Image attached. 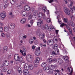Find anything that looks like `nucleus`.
Segmentation results:
<instances>
[{
  "mask_svg": "<svg viewBox=\"0 0 75 75\" xmlns=\"http://www.w3.org/2000/svg\"><path fill=\"white\" fill-rule=\"evenodd\" d=\"M9 65V62L8 61L5 60L4 62V66H8Z\"/></svg>",
  "mask_w": 75,
  "mask_h": 75,
  "instance_id": "f8f14e48",
  "label": "nucleus"
},
{
  "mask_svg": "<svg viewBox=\"0 0 75 75\" xmlns=\"http://www.w3.org/2000/svg\"><path fill=\"white\" fill-rule=\"evenodd\" d=\"M22 16L25 17V15H26V16H28V14L26 13L25 12H23L22 13Z\"/></svg>",
  "mask_w": 75,
  "mask_h": 75,
  "instance_id": "412c9836",
  "label": "nucleus"
},
{
  "mask_svg": "<svg viewBox=\"0 0 75 75\" xmlns=\"http://www.w3.org/2000/svg\"><path fill=\"white\" fill-rule=\"evenodd\" d=\"M20 6H21L20 5H19L17 6V7L18 8H19V9L20 8Z\"/></svg>",
  "mask_w": 75,
  "mask_h": 75,
  "instance_id": "0e129e2a",
  "label": "nucleus"
},
{
  "mask_svg": "<svg viewBox=\"0 0 75 75\" xmlns=\"http://www.w3.org/2000/svg\"><path fill=\"white\" fill-rule=\"evenodd\" d=\"M39 38H40V39H42L43 40H44V38H45V34L44 33H42L39 35Z\"/></svg>",
  "mask_w": 75,
  "mask_h": 75,
  "instance_id": "6e6552de",
  "label": "nucleus"
},
{
  "mask_svg": "<svg viewBox=\"0 0 75 75\" xmlns=\"http://www.w3.org/2000/svg\"><path fill=\"white\" fill-rule=\"evenodd\" d=\"M64 25L66 26L67 25L66 24L62 23L61 25H60V27H63Z\"/></svg>",
  "mask_w": 75,
  "mask_h": 75,
  "instance_id": "e433bc0d",
  "label": "nucleus"
},
{
  "mask_svg": "<svg viewBox=\"0 0 75 75\" xmlns=\"http://www.w3.org/2000/svg\"><path fill=\"white\" fill-rule=\"evenodd\" d=\"M54 43V40H48L47 42L48 45H52Z\"/></svg>",
  "mask_w": 75,
  "mask_h": 75,
  "instance_id": "423d86ee",
  "label": "nucleus"
},
{
  "mask_svg": "<svg viewBox=\"0 0 75 75\" xmlns=\"http://www.w3.org/2000/svg\"><path fill=\"white\" fill-rule=\"evenodd\" d=\"M18 71L20 74H21L22 73V71H21V69L20 68H18Z\"/></svg>",
  "mask_w": 75,
  "mask_h": 75,
  "instance_id": "c85d7f7f",
  "label": "nucleus"
},
{
  "mask_svg": "<svg viewBox=\"0 0 75 75\" xmlns=\"http://www.w3.org/2000/svg\"><path fill=\"white\" fill-rule=\"evenodd\" d=\"M64 11L66 14H68V15H70L71 13H70V11L68 8H67L66 7H65L64 8Z\"/></svg>",
  "mask_w": 75,
  "mask_h": 75,
  "instance_id": "f03ea898",
  "label": "nucleus"
},
{
  "mask_svg": "<svg viewBox=\"0 0 75 75\" xmlns=\"http://www.w3.org/2000/svg\"><path fill=\"white\" fill-rule=\"evenodd\" d=\"M47 23H50L51 22V19L48 18L47 19Z\"/></svg>",
  "mask_w": 75,
  "mask_h": 75,
  "instance_id": "c03bdc74",
  "label": "nucleus"
},
{
  "mask_svg": "<svg viewBox=\"0 0 75 75\" xmlns=\"http://www.w3.org/2000/svg\"><path fill=\"white\" fill-rule=\"evenodd\" d=\"M38 21L37 22V26L38 27H40L41 24H43V21L41 19L38 20Z\"/></svg>",
  "mask_w": 75,
  "mask_h": 75,
  "instance_id": "20e7f679",
  "label": "nucleus"
},
{
  "mask_svg": "<svg viewBox=\"0 0 75 75\" xmlns=\"http://www.w3.org/2000/svg\"><path fill=\"white\" fill-rule=\"evenodd\" d=\"M8 74H11V70H9L8 71Z\"/></svg>",
  "mask_w": 75,
  "mask_h": 75,
  "instance_id": "a18cd8bd",
  "label": "nucleus"
},
{
  "mask_svg": "<svg viewBox=\"0 0 75 75\" xmlns=\"http://www.w3.org/2000/svg\"><path fill=\"white\" fill-rule=\"evenodd\" d=\"M49 68L53 70L54 69V67L53 65H50Z\"/></svg>",
  "mask_w": 75,
  "mask_h": 75,
  "instance_id": "c756f323",
  "label": "nucleus"
},
{
  "mask_svg": "<svg viewBox=\"0 0 75 75\" xmlns=\"http://www.w3.org/2000/svg\"><path fill=\"white\" fill-rule=\"evenodd\" d=\"M35 46H32V48L33 50H34V49H35Z\"/></svg>",
  "mask_w": 75,
  "mask_h": 75,
  "instance_id": "338daca9",
  "label": "nucleus"
},
{
  "mask_svg": "<svg viewBox=\"0 0 75 75\" xmlns=\"http://www.w3.org/2000/svg\"><path fill=\"white\" fill-rule=\"evenodd\" d=\"M57 62V59H52V62Z\"/></svg>",
  "mask_w": 75,
  "mask_h": 75,
  "instance_id": "79ce46f5",
  "label": "nucleus"
},
{
  "mask_svg": "<svg viewBox=\"0 0 75 75\" xmlns=\"http://www.w3.org/2000/svg\"><path fill=\"white\" fill-rule=\"evenodd\" d=\"M47 61L48 62L51 63V62H52V58H49L47 59Z\"/></svg>",
  "mask_w": 75,
  "mask_h": 75,
  "instance_id": "aec40b11",
  "label": "nucleus"
},
{
  "mask_svg": "<svg viewBox=\"0 0 75 75\" xmlns=\"http://www.w3.org/2000/svg\"><path fill=\"white\" fill-rule=\"evenodd\" d=\"M40 60V58L39 57H38L36 58V60L34 61V63H37V64H38V63H39Z\"/></svg>",
  "mask_w": 75,
  "mask_h": 75,
  "instance_id": "4468645a",
  "label": "nucleus"
},
{
  "mask_svg": "<svg viewBox=\"0 0 75 75\" xmlns=\"http://www.w3.org/2000/svg\"><path fill=\"white\" fill-rule=\"evenodd\" d=\"M42 9L43 11H45L46 10H47V7H46L44 6L43 7Z\"/></svg>",
  "mask_w": 75,
  "mask_h": 75,
  "instance_id": "ea45409f",
  "label": "nucleus"
},
{
  "mask_svg": "<svg viewBox=\"0 0 75 75\" xmlns=\"http://www.w3.org/2000/svg\"><path fill=\"white\" fill-rule=\"evenodd\" d=\"M7 49H8V48L7 46H5L3 48V50L4 51H7Z\"/></svg>",
  "mask_w": 75,
  "mask_h": 75,
  "instance_id": "7c9ffc66",
  "label": "nucleus"
},
{
  "mask_svg": "<svg viewBox=\"0 0 75 75\" xmlns=\"http://www.w3.org/2000/svg\"><path fill=\"white\" fill-rule=\"evenodd\" d=\"M58 63L60 64H61L63 63V61L61 59H58L57 60Z\"/></svg>",
  "mask_w": 75,
  "mask_h": 75,
  "instance_id": "b1692460",
  "label": "nucleus"
},
{
  "mask_svg": "<svg viewBox=\"0 0 75 75\" xmlns=\"http://www.w3.org/2000/svg\"><path fill=\"white\" fill-rule=\"evenodd\" d=\"M67 23V24L68 25H69V26H70V25H71V24H72V21H69V22H68Z\"/></svg>",
  "mask_w": 75,
  "mask_h": 75,
  "instance_id": "c9c22d12",
  "label": "nucleus"
},
{
  "mask_svg": "<svg viewBox=\"0 0 75 75\" xmlns=\"http://www.w3.org/2000/svg\"><path fill=\"white\" fill-rule=\"evenodd\" d=\"M6 36L7 37H9L10 36V33H6Z\"/></svg>",
  "mask_w": 75,
  "mask_h": 75,
  "instance_id": "3c124183",
  "label": "nucleus"
},
{
  "mask_svg": "<svg viewBox=\"0 0 75 75\" xmlns=\"http://www.w3.org/2000/svg\"><path fill=\"white\" fill-rule=\"evenodd\" d=\"M41 66L42 67L44 68L47 66V63H43L42 64Z\"/></svg>",
  "mask_w": 75,
  "mask_h": 75,
  "instance_id": "bb28decb",
  "label": "nucleus"
},
{
  "mask_svg": "<svg viewBox=\"0 0 75 75\" xmlns=\"http://www.w3.org/2000/svg\"><path fill=\"white\" fill-rule=\"evenodd\" d=\"M8 4H6L4 6V8H7V7H8Z\"/></svg>",
  "mask_w": 75,
  "mask_h": 75,
  "instance_id": "58836bf2",
  "label": "nucleus"
},
{
  "mask_svg": "<svg viewBox=\"0 0 75 75\" xmlns=\"http://www.w3.org/2000/svg\"><path fill=\"white\" fill-rule=\"evenodd\" d=\"M8 0H3V2L4 3H6L7 2Z\"/></svg>",
  "mask_w": 75,
  "mask_h": 75,
  "instance_id": "13d9d810",
  "label": "nucleus"
},
{
  "mask_svg": "<svg viewBox=\"0 0 75 75\" xmlns=\"http://www.w3.org/2000/svg\"><path fill=\"white\" fill-rule=\"evenodd\" d=\"M71 26H72V27H74V26H75V23L72 22V23H71Z\"/></svg>",
  "mask_w": 75,
  "mask_h": 75,
  "instance_id": "052dcab7",
  "label": "nucleus"
},
{
  "mask_svg": "<svg viewBox=\"0 0 75 75\" xmlns=\"http://www.w3.org/2000/svg\"><path fill=\"white\" fill-rule=\"evenodd\" d=\"M1 16L2 18H1V20H4V18H5V17H6V14L2 13L1 14Z\"/></svg>",
  "mask_w": 75,
  "mask_h": 75,
  "instance_id": "9d476101",
  "label": "nucleus"
},
{
  "mask_svg": "<svg viewBox=\"0 0 75 75\" xmlns=\"http://www.w3.org/2000/svg\"><path fill=\"white\" fill-rule=\"evenodd\" d=\"M63 20L64 21V22H65V23H68V19L67 18H64Z\"/></svg>",
  "mask_w": 75,
  "mask_h": 75,
  "instance_id": "72a5a7b5",
  "label": "nucleus"
},
{
  "mask_svg": "<svg viewBox=\"0 0 75 75\" xmlns=\"http://www.w3.org/2000/svg\"><path fill=\"white\" fill-rule=\"evenodd\" d=\"M1 36L3 37H4L5 36V34H4V33H2L1 34Z\"/></svg>",
  "mask_w": 75,
  "mask_h": 75,
  "instance_id": "4d7b16f0",
  "label": "nucleus"
},
{
  "mask_svg": "<svg viewBox=\"0 0 75 75\" xmlns=\"http://www.w3.org/2000/svg\"><path fill=\"white\" fill-rule=\"evenodd\" d=\"M69 30L71 35H73V34H72V30H71V28H69Z\"/></svg>",
  "mask_w": 75,
  "mask_h": 75,
  "instance_id": "473e14b6",
  "label": "nucleus"
},
{
  "mask_svg": "<svg viewBox=\"0 0 75 75\" xmlns=\"http://www.w3.org/2000/svg\"><path fill=\"white\" fill-rule=\"evenodd\" d=\"M67 70L68 71H69V72H70V71H71V72L69 74V75H72L73 69H72V68H71V67H68L67 68Z\"/></svg>",
  "mask_w": 75,
  "mask_h": 75,
  "instance_id": "0eeeda50",
  "label": "nucleus"
},
{
  "mask_svg": "<svg viewBox=\"0 0 75 75\" xmlns=\"http://www.w3.org/2000/svg\"><path fill=\"white\" fill-rule=\"evenodd\" d=\"M58 45L57 44L54 45L53 46V48L54 50H57L58 48Z\"/></svg>",
  "mask_w": 75,
  "mask_h": 75,
  "instance_id": "5701e85b",
  "label": "nucleus"
},
{
  "mask_svg": "<svg viewBox=\"0 0 75 75\" xmlns=\"http://www.w3.org/2000/svg\"><path fill=\"white\" fill-rule=\"evenodd\" d=\"M49 68H49L48 67H45L43 68V69H44V70H46V71H47V70H49Z\"/></svg>",
  "mask_w": 75,
  "mask_h": 75,
  "instance_id": "4c0bfd02",
  "label": "nucleus"
},
{
  "mask_svg": "<svg viewBox=\"0 0 75 75\" xmlns=\"http://www.w3.org/2000/svg\"><path fill=\"white\" fill-rule=\"evenodd\" d=\"M34 67H38V64H37V63H34Z\"/></svg>",
  "mask_w": 75,
  "mask_h": 75,
  "instance_id": "49530a36",
  "label": "nucleus"
},
{
  "mask_svg": "<svg viewBox=\"0 0 75 75\" xmlns=\"http://www.w3.org/2000/svg\"><path fill=\"white\" fill-rule=\"evenodd\" d=\"M66 57L64 58V59L65 61H67L68 60V56H66Z\"/></svg>",
  "mask_w": 75,
  "mask_h": 75,
  "instance_id": "37998d69",
  "label": "nucleus"
},
{
  "mask_svg": "<svg viewBox=\"0 0 75 75\" xmlns=\"http://www.w3.org/2000/svg\"><path fill=\"white\" fill-rule=\"evenodd\" d=\"M70 3V6L72 7V4H73V3L71 1Z\"/></svg>",
  "mask_w": 75,
  "mask_h": 75,
  "instance_id": "774afa93",
  "label": "nucleus"
},
{
  "mask_svg": "<svg viewBox=\"0 0 75 75\" xmlns=\"http://www.w3.org/2000/svg\"><path fill=\"white\" fill-rule=\"evenodd\" d=\"M17 59H16V58H14L15 60L16 61H20V62H22V63H24L25 62H23V58L22 57H20L18 56H17Z\"/></svg>",
  "mask_w": 75,
  "mask_h": 75,
  "instance_id": "7ed1b4c3",
  "label": "nucleus"
},
{
  "mask_svg": "<svg viewBox=\"0 0 75 75\" xmlns=\"http://www.w3.org/2000/svg\"><path fill=\"white\" fill-rule=\"evenodd\" d=\"M38 12V10H36L34 11V13H35V14H37V13Z\"/></svg>",
  "mask_w": 75,
  "mask_h": 75,
  "instance_id": "bf43d9fd",
  "label": "nucleus"
},
{
  "mask_svg": "<svg viewBox=\"0 0 75 75\" xmlns=\"http://www.w3.org/2000/svg\"><path fill=\"white\" fill-rule=\"evenodd\" d=\"M22 52H26V51H27V49L25 48V47H22Z\"/></svg>",
  "mask_w": 75,
  "mask_h": 75,
  "instance_id": "cd10ccee",
  "label": "nucleus"
},
{
  "mask_svg": "<svg viewBox=\"0 0 75 75\" xmlns=\"http://www.w3.org/2000/svg\"><path fill=\"white\" fill-rule=\"evenodd\" d=\"M33 68H34V66L32 64H30L29 65V69H33Z\"/></svg>",
  "mask_w": 75,
  "mask_h": 75,
  "instance_id": "4be33fe9",
  "label": "nucleus"
},
{
  "mask_svg": "<svg viewBox=\"0 0 75 75\" xmlns=\"http://www.w3.org/2000/svg\"><path fill=\"white\" fill-rule=\"evenodd\" d=\"M45 28V29H47V30H49V31H51L52 29V27H48V25H46Z\"/></svg>",
  "mask_w": 75,
  "mask_h": 75,
  "instance_id": "1a4fd4ad",
  "label": "nucleus"
},
{
  "mask_svg": "<svg viewBox=\"0 0 75 75\" xmlns=\"http://www.w3.org/2000/svg\"><path fill=\"white\" fill-rule=\"evenodd\" d=\"M2 70L4 72H6L7 70V69H6V68H4Z\"/></svg>",
  "mask_w": 75,
  "mask_h": 75,
  "instance_id": "de8ad7c7",
  "label": "nucleus"
},
{
  "mask_svg": "<svg viewBox=\"0 0 75 75\" xmlns=\"http://www.w3.org/2000/svg\"><path fill=\"white\" fill-rule=\"evenodd\" d=\"M33 42H32V41H29V42L30 44H33Z\"/></svg>",
  "mask_w": 75,
  "mask_h": 75,
  "instance_id": "69168bd1",
  "label": "nucleus"
},
{
  "mask_svg": "<svg viewBox=\"0 0 75 75\" xmlns=\"http://www.w3.org/2000/svg\"><path fill=\"white\" fill-rule=\"evenodd\" d=\"M3 25H4L3 23L0 22V27H2V26H3Z\"/></svg>",
  "mask_w": 75,
  "mask_h": 75,
  "instance_id": "864d4df0",
  "label": "nucleus"
},
{
  "mask_svg": "<svg viewBox=\"0 0 75 75\" xmlns=\"http://www.w3.org/2000/svg\"><path fill=\"white\" fill-rule=\"evenodd\" d=\"M33 40H34L33 39H30L29 41H32V42H34Z\"/></svg>",
  "mask_w": 75,
  "mask_h": 75,
  "instance_id": "e2e57ef3",
  "label": "nucleus"
},
{
  "mask_svg": "<svg viewBox=\"0 0 75 75\" xmlns=\"http://www.w3.org/2000/svg\"><path fill=\"white\" fill-rule=\"evenodd\" d=\"M24 68L25 69H29V66H28V64L27 63H26L24 65Z\"/></svg>",
  "mask_w": 75,
  "mask_h": 75,
  "instance_id": "2eb2a0df",
  "label": "nucleus"
},
{
  "mask_svg": "<svg viewBox=\"0 0 75 75\" xmlns=\"http://www.w3.org/2000/svg\"><path fill=\"white\" fill-rule=\"evenodd\" d=\"M8 26H5L4 27V30L5 32H7L9 31V28H8Z\"/></svg>",
  "mask_w": 75,
  "mask_h": 75,
  "instance_id": "dca6fc26",
  "label": "nucleus"
},
{
  "mask_svg": "<svg viewBox=\"0 0 75 75\" xmlns=\"http://www.w3.org/2000/svg\"><path fill=\"white\" fill-rule=\"evenodd\" d=\"M24 9L25 11H29L30 10V7L28 6H26L24 7Z\"/></svg>",
  "mask_w": 75,
  "mask_h": 75,
  "instance_id": "9b49d317",
  "label": "nucleus"
},
{
  "mask_svg": "<svg viewBox=\"0 0 75 75\" xmlns=\"http://www.w3.org/2000/svg\"><path fill=\"white\" fill-rule=\"evenodd\" d=\"M53 73V70L52 69L50 70V71L48 72V74H52V73Z\"/></svg>",
  "mask_w": 75,
  "mask_h": 75,
  "instance_id": "2f4dec72",
  "label": "nucleus"
},
{
  "mask_svg": "<svg viewBox=\"0 0 75 75\" xmlns=\"http://www.w3.org/2000/svg\"><path fill=\"white\" fill-rule=\"evenodd\" d=\"M3 27H1L0 28V32H3Z\"/></svg>",
  "mask_w": 75,
  "mask_h": 75,
  "instance_id": "603ef678",
  "label": "nucleus"
},
{
  "mask_svg": "<svg viewBox=\"0 0 75 75\" xmlns=\"http://www.w3.org/2000/svg\"><path fill=\"white\" fill-rule=\"evenodd\" d=\"M59 31V30H56L55 32L56 34H58V32Z\"/></svg>",
  "mask_w": 75,
  "mask_h": 75,
  "instance_id": "6e6d98bb",
  "label": "nucleus"
},
{
  "mask_svg": "<svg viewBox=\"0 0 75 75\" xmlns=\"http://www.w3.org/2000/svg\"><path fill=\"white\" fill-rule=\"evenodd\" d=\"M26 21V19L24 18H23L21 21V23H22V24H24L25 23Z\"/></svg>",
  "mask_w": 75,
  "mask_h": 75,
  "instance_id": "6ab92c4d",
  "label": "nucleus"
},
{
  "mask_svg": "<svg viewBox=\"0 0 75 75\" xmlns=\"http://www.w3.org/2000/svg\"><path fill=\"white\" fill-rule=\"evenodd\" d=\"M34 20L31 21L30 22V24L31 25H33V23H34Z\"/></svg>",
  "mask_w": 75,
  "mask_h": 75,
  "instance_id": "8fccbe9b",
  "label": "nucleus"
},
{
  "mask_svg": "<svg viewBox=\"0 0 75 75\" xmlns=\"http://www.w3.org/2000/svg\"><path fill=\"white\" fill-rule=\"evenodd\" d=\"M10 2L12 4H14L15 3V2L14 0H11Z\"/></svg>",
  "mask_w": 75,
  "mask_h": 75,
  "instance_id": "f704fd0d",
  "label": "nucleus"
},
{
  "mask_svg": "<svg viewBox=\"0 0 75 75\" xmlns=\"http://www.w3.org/2000/svg\"><path fill=\"white\" fill-rule=\"evenodd\" d=\"M35 54L37 56H38L40 55V52L39 50H36L35 52Z\"/></svg>",
  "mask_w": 75,
  "mask_h": 75,
  "instance_id": "a211bd4d",
  "label": "nucleus"
},
{
  "mask_svg": "<svg viewBox=\"0 0 75 75\" xmlns=\"http://www.w3.org/2000/svg\"><path fill=\"white\" fill-rule=\"evenodd\" d=\"M20 52L22 53V55H23V56H25L26 55V53L24 52H23V51L21 50H20Z\"/></svg>",
  "mask_w": 75,
  "mask_h": 75,
  "instance_id": "393cba45",
  "label": "nucleus"
},
{
  "mask_svg": "<svg viewBox=\"0 0 75 75\" xmlns=\"http://www.w3.org/2000/svg\"><path fill=\"white\" fill-rule=\"evenodd\" d=\"M54 43L57 44L58 42V39L57 38L54 40Z\"/></svg>",
  "mask_w": 75,
  "mask_h": 75,
  "instance_id": "a19ab883",
  "label": "nucleus"
},
{
  "mask_svg": "<svg viewBox=\"0 0 75 75\" xmlns=\"http://www.w3.org/2000/svg\"><path fill=\"white\" fill-rule=\"evenodd\" d=\"M23 73L24 75H27L28 74L29 71L27 70H24L23 71Z\"/></svg>",
  "mask_w": 75,
  "mask_h": 75,
  "instance_id": "f3484780",
  "label": "nucleus"
},
{
  "mask_svg": "<svg viewBox=\"0 0 75 75\" xmlns=\"http://www.w3.org/2000/svg\"><path fill=\"white\" fill-rule=\"evenodd\" d=\"M32 18V16L31 15L29 16L28 17V20H30Z\"/></svg>",
  "mask_w": 75,
  "mask_h": 75,
  "instance_id": "09e8293b",
  "label": "nucleus"
},
{
  "mask_svg": "<svg viewBox=\"0 0 75 75\" xmlns=\"http://www.w3.org/2000/svg\"><path fill=\"white\" fill-rule=\"evenodd\" d=\"M59 16H57V18L58 20V23H59V24H61H61H62V22H61V21L59 19Z\"/></svg>",
  "mask_w": 75,
  "mask_h": 75,
  "instance_id": "a878e982",
  "label": "nucleus"
},
{
  "mask_svg": "<svg viewBox=\"0 0 75 75\" xmlns=\"http://www.w3.org/2000/svg\"><path fill=\"white\" fill-rule=\"evenodd\" d=\"M15 24H12L11 23H10L8 25V27L10 28V29H14L15 27Z\"/></svg>",
  "mask_w": 75,
  "mask_h": 75,
  "instance_id": "39448f33",
  "label": "nucleus"
},
{
  "mask_svg": "<svg viewBox=\"0 0 75 75\" xmlns=\"http://www.w3.org/2000/svg\"><path fill=\"white\" fill-rule=\"evenodd\" d=\"M71 18L72 21H74L75 19V17H74V16H72V17Z\"/></svg>",
  "mask_w": 75,
  "mask_h": 75,
  "instance_id": "5fc2aeb1",
  "label": "nucleus"
},
{
  "mask_svg": "<svg viewBox=\"0 0 75 75\" xmlns=\"http://www.w3.org/2000/svg\"><path fill=\"white\" fill-rule=\"evenodd\" d=\"M53 0H50V1H49V2L50 3H51L52 2Z\"/></svg>",
  "mask_w": 75,
  "mask_h": 75,
  "instance_id": "680f3d73",
  "label": "nucleus"
},
{
  "mask_svg": "<svg viewBox=\"0 0 75 75\" xmlns=\"http://www.w3.org/2000/svg\"><path fill=\"white\" fill-rule=\"evenodd\" d=\"M57 53L56 52V51H52V54H54V55H58L59 54V50H57Z\"/></svg>",
  "mask_w": 75,
  "mask_h": 75,
  "instance_id": "ddd939ff",
  "label": "nucleus"
},
{
  "mask_svg": "<svg viewBox=\"0 0 75 75\" xmlns=\"http://www.w3.org/2000/svg\"><path fill=\"white\" fill-rule=\"evenodd\" d=\"M26 60L28 61L31 63L33 62V61L34 58H33V57H32V56L31 55H29L26 56Z\"/></svg>",
  "mask_w": 75,
  "mask_h": 75,
  "instance_id": "f257e3e1",
  "label": "nucleus"
}]
</instances>
